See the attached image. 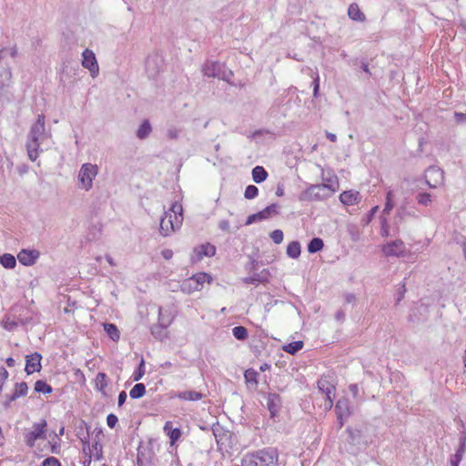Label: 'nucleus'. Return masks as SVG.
<instances>
[{
	"label": "nucleus",
	"instance_id": "bf43d9fd",
	"mask_svg": "<svg viewBox=\"0 0 466 466\" xmlns=\"http://www.w3.org/2000/svg\"><path fill=\"white\" fill-rule=\"evenodd\" d=\"M78 438L82 441L84 444L88 443V438H89V431L88 427H86V431L84 430H80L77 432Z\"/></svg>",
	"mask_w": 466,
	"mask_h": 466
},
{
	"label": "nucleus",
	"instance_id": "bb28decb",
	"mask_svg": "<svg viewBox=\"0 0 466 466\" xmlns=\"http://www.w3.org/2000/svg\"><path fill=\"white\" fill-rule=\"evenodd\" d=\"M318 389L320 392L329 394V393H334L335 392V386L331 384L326 378H320L318 380Z\"/></svg>",
	"mask_w": 466,
	"mask_h": 466
},
{
	"label": "nucleus",
	"instance_id": "393cba45",
	"mask_svg": "<svg viewBox=\"0 0 466 466\" xmlns=\"http://www.w3.org/2000/svg\"><path fill=\"white\" fill-rule=\"evenodd\" d=\"M268 172L261 166H257L252 169V179L255 183H262L268 177Z\"/></svg>",
	"mask_w": 466,
	"mask_h": 466
},
{
	"label": "nucleus",
	"instance_id": "09e8293b",
	"mask_svg": "<svg viewBox=\"0 0 466 466\" xmlns=\"http://www.w3.org/2000/svg\"><path fill=\"white\" fill-rule=\"evenodd\" d=\"M394 207L393 203V193L392 191H389L386 196V203L383 209V213L390 214Z\"/></svg>",
	"mask_w": 466,
	"mask_h": 466
},
{
	"label": "nucleus",
	"instance_id": "58836bf2",
	"mask_svg": "<svg viewBox=\"0 0 466 466\" xmlns=\"http://www.w3.org/2000/svg\"><path fill=\"white\" fill-rule=\"evenodd\" d=\"M190 279H192V281H194V283L198 284V286L200 287V289H201L202 285L205 282H207V281L209 282L210 281L211 277L208 273L199 272V273L195 274Z\"/></svg>",
	"mask_w": 466,
	"mask_h": 466
},
{
	"label": "nucleus",
	"instance_id": "e433bc0d",
	"mask_svg": "<svg viewBox=\"0 0 466 466\" xmlns=\"http://www.w3.org/2000/svg\"><path fill=\"white\" fill-rule=\"evenodd\" d=\"M146 394V386L143 383H137L130 390L129 396L134 399H140Z\"/></svg>",
	"mask_w": 466,
	"mask_h": 466
},
{
	"label": "nucleus",
	"instance_id": "3c124183",
	"mask_svg": "<svg viewBox=\"0 0 466 466\" xmlns=\"http://www.w3.org/2000/svg\"><path fill=\"white\" fill-rule=\"evenodd\" d=\"M17 396L15 394V393H12V394H6L4 396V399L2 400V405L3 407L7 410L10 408L11 406V403L13 401H15V400H17Z\"/></svg>",
	"mask_w": 466,
	"mask_h": 466
},
{
	"label": "nucleus",
	"instance_id": "9b49d317",
	"mask_svg": "<svg viewBox=\"0 0 466 466\" xmlns=\"http://www.w3.org/2000/svg\"><path fill=\"white\" fill-rule=\"evenodd\" d=\"M82 66L88 69L92 77H96L99 72L98 63L95 53L86 48L82 53Z\"/></svg>",
	"mask_w": 466,
	"mask_h": 466
},
{
	"label": "nucleus",
	"instance_id": "a18cd8bd",
	"mask_svg": "<svg viewBox=\"0 0 466 466\" xmlns=\"http://www.w3.org/2000/svg\"><path fill=\"white\" fill-rule=\"evenodd\" d=\"M157 60V56H149L147 59L146 67L148 72H152V74H157L158 72Z\"/></svg>",
	"mask_w": 466,
	"mask_h": 466
},
{
	"label": "nucleus",
	"instance_id": "6e6d98bb",
	"mask_svg": "<svg viewBox=\"0 0 466 466\" xmlns=\"http://www.w3.org/2000/svg\"><path fill=\"white\" fill-rule=\"evenodd\" d=\"M42 466H61L59 461L55 457H48L44 460Z\"/></svg>",
	"mask_w": 466,
	"mask_h": 466
},
{
	"label": "nucleus",
	"instance_id": "e2e57ef3",
	"mask_svg": "<svg viewBox=\"0 0 466 466\" xmlns=\"http://www.w3.org/2000/svg\"><path fill=\"white\" fill-rule=\"evenodd\" d=\"M312 84H313V96L317 97L319 95V78L318 75L316 76V77H314Z\"/></svg>",
	"mask_w": 466,
	"mask_h": 466
},
{
	"label": "nucleus",
	"instance_id": "4d7b16f0",
	"mask_svg": "<svg viewBox=\"0 0 466 466\" xmlns=\"http://www.w3.org/2000/svg\"><path fill=\"white\" fill-rule=\"evenodd\" d=\"M117 422H118V418L115 414L110 413L107 415L106 423L110 429L115 428V426L116 425Z\"/></svg>",
	"mask_w": 466,
	"mask_h": 466
},
{
	"label": "nucleus",
	"instance_id": "4468645a",
	"mask_svg": "<svg viewBox=\"0 0 466 466\" xmlns=\"http://www.w3.org/2000/svg\"><path fill=\"white\" fill-rule=\"evenodd\" d=\"M266 400L270 418H275L282 406L280 396L278 393H268Z\"/></svg>",
	"mask_w": 466,
	"mask_h": 466
},
{
	"label": "nucleus",
	"instance_id": "13d9d810",
	"mask_svg": "<svg viewBox=\"0 0 466 466\" xmlns=\"http://www.w3.org/2000/svg\"><path fill=\"white\" fill-rule=\"evenodd\" d=\"M460 421V425H461V435H460V444L462 445H466V429H465V425H464V422L462 421V420H459Z\"/></svg>",
	"mask_w": 466,
	"mask_h": 466
},
{
	"label": "nucleus",
	"instance_id": "6ab92c4d",
	"mask_svg": "<svg viewBox=\"0 0 466 466\" xmlns=\"http://www.w3.org/2000/svg\"><path fill=\"white\" fill-rule=\"evenodd\" d=\"M164 431L169 437L171 445H174L181 437V430L179 428H173L171 421L165 423Z\"/></svg>",
	"mask_w": 466,
	"mask_h": 466
},
{
	"label": "nucleus",
	"instance_id": "c9c22d12",
	"mask_svg": "<svg viewBox=\"0 0 466 466\" xmlns=\"http://www.w3.org/2000/svg\"><path fill=\"white\" fill-rule=\"evenodd\" d=\"M348 15L352 20L355 21H363L365 18L363 13L360 12L358 5L355 4L350 5Z\"/></svg>",
	"mask_w": 466,
	"mask_h": 466
},
{
	"label": "nucleus",
	"instance_id": "f03ea898",
	"mask_svg": "<svg viewBox=\"0 0 466 466\" xmlns=\"http://www.w3.org/2000/svg\"><path fill=\"white\" fill-rule=\"evenodd\" d=\"M278 459L277 449L268 447L245 455L241 461V466H277Z\"/></svg>",
	"mask_w": 466,
	"mask_h": 466
},
{
	"label": "nucleus",
	"instance_id": "338daca9",
	"mask_svg": "<svg viewBox=\"0 0 466 466\" xmlns=\"http://www.w3.org/2000/svg\"><path fill=\"white\" fill-rule=\"evenodd\" d=\"M344 299H345V302L350 304V303H355L356 302V296L352 293H346L344 295Z\"/></svg>",
	"mask_w": 466,
	"mask_h": 466
},
{
	"label": "nucleus",
	"instance_id": "412c9836",
	"mask_svg": "<svg viewBox=\"0 0 466 466\" xmlns=\"http://www.w3.org/2000/svg\"><path fill=\"white\" fill-rule=\"evenodd\" d=\"M167 213L165 212V217L161 218L159 225V232L164 237L168 236L171 231L175 230L174 223L171 220V215H169V218L167 220Z\"/></svg>",
	"mask_w": 466,
	"mask_h": 466
},
{
	"label": "nucleus",
	"instance_id": "c756f323",
	"mask_svg": "<svg viewBox=\"0 0 466 466\" xmlns=\"http://www.w3.org/2000/svg\"><path fill=\"white\" fill-rule=\"evenodd\" d=\"M177 397L183 400H199L203 398V394L195 390H185L179 392Z\"/></svg>",
	"mask_w": 466,
	"mask_h": 466
},
{
	"label": "nucleus",
	"instance_id": "5701e85b",
	"mask_svg": "<svg viewBox=\"0 0 466 466\" xmlns=\"http://www.w3.org/2000/svg\"><path fill=\"white\" fill-rule=\"evenodd\" d=\"M167 328L159 324H154L150 328L151 335L157 340L163 341L168 337Z\"/></svg>",
	"mask_w": 466,
	"mask_h": 466
},
{
	"label": "nucleus",
	"instance_id": "5fc2aeb1",
	"mask_svg": "<svg viewBox=\"0 0 466 466\" xmlns=\"http://www.w3.org/2000/svg\"><path fill=\"white\" fill-rule=\"evenodd\" d=\"M2 326L5 329L8 331H13L17 328L18 324L16 321L7 319L3 321Z\"/></svg>",
	"mask_w": 466,
	"mask_h": 466
},
{
	"label": "nucleus",
	"instance_id": "2f4dec72",
	"mask_svg": "<svg viewBox=\"0 0 466 466\" xmlns=\"http://www.w3.org/2000/svg\"><path fill=\"white\" fill-rule=\"evenodd\" d=\"M104 329L113 341H117L120 339V332L115 324L105 323Z\"/></svg>",
	"mask_w": 466,
	"mask_h": 466
},
{
	"label": "nucleus",
	"instance_id": "864d4df0",
	"mask_svg": "<svg viewBox=\"0 0 466 466\" xmlns=\"http://www.w3.org/2000/svg\"><path fill=\"white\" fill-rule=\"evenodd\" d=\"M406 291V283L402 282L397 290L396 304H399L404 299Z\"/></svg>",
	"mask_w": 466,
	"mask_h": 466
},
{
	"label": "nucleus",
	"instance_id": "de8ad7c7",
	"mask_svg": "<svg viewBox=\"0 0 466 466\" xmlns=\"http://www.w3.org/2000/svg\"><path fill=\"white\" fill-rule=\"evenodd\" d=\"M258 194V188L254 185H248L244 192V197L247 199H253L255 198Z\"/></svg>",
	"mask_w": 466,
	"mask_h": 466
},
{
	"label": "nucleus",
	"instance_id": "f8f14e48",
	"mask_svg": "<svg viewBox=\"0 0 466 466\" xmlns=\"http://www.w3.org/2000/svg\"><path fill=\"white\" fill-rule=\"evenodd\" d=\"M40 257V252L36 249L23 248L17 254L18 261L24 266H33Z\"/></svg>",
	"mask_w": 466,
	"mask_h": 466
},
{
	"label": "nucleus",
	"instance_id": "0e129e2a",
	"mask_svg": "<svg viewBox=\"0 0 466 466\" xmlns=\"http://www.w3.org/2000/svg\"><path fill=\"white\" fill-rule=\"evenodd\" d=\"M218 228L222 231L228 232L230 229V225H229L228 220L224 219V220L219 221Z\"/></svg>",
	"mask_w": 466,
	"mask_h": 466
},
{
	"label": "nucleus",
	"instance_id": "4c0bfd02",
	"mask_svg": "<svg viewBox=\"0 0 466 466\" xmlns=\"http://www.w3.org/2000/svg\"><path fill=\"white\" fill-rule=\"evenodd\" d=\"M35 391L37 393L49 394L53 391V388L46 381L39 380L35 383Z\"/></svg>",
	"mask_w": 466,
	"mask_h": 466
},
{
	"label": "nucleus",
	"instance_id": "c85d7f7f",
	"mask_svg": "<svg viewBox=\"0 0 466 466\" xmlns=\"http://www.w3.org/2000/svg\"><path fill=\"white\" fill-rule=\"evenodd\" d=\"M0 263L4 268L13 269L16 266V258L12 254L5 253L0 256Z\"/></svg>",
	"mask_w": 466,
	"mask_h": 466
},
{
	"label": "nucleus",
	"instance_id": "9d476101",
	"mask_svg": "<svg viewBox=\"0 0 466 466\" xmlns=\"http://www.w3.org/2000/svg\"><path fill=\"white\" fill-rule=\"evenodd\" d=\"M47 426L46 420H43L39 423H34V431L27 432L25 435V441L27 446L34 447L35 441L46 438V428Z\"/></svg>",
	"mask_w": 466,
	"mask_h": 466
},
{
	"label": "nucleus",
	"instance_id": "a19ab883",
	"mask_svg": "<svg viewBox=\"0 0 466 466\" xmlns=\"http://www.w3.org/2000/svg\"><path fill=\"white\" fill-rule=\"evenodd\" d=\"M416 200L419 205L428 207L432 202V196L430 193L427 192H420L417 194Z\"/></svg>",
	"mask_w": 466,
	"mask_h": 466
},
{
	"label": "nucleus",
	"instance_id": "680f3d73",
	"mask_svg": "<svg viewBox=\"0 0 466 466\" xmlns=\"http://www.w3.org/2000/svg\"><path fill=\"white\" fill-rule=\"evenodd\" d=\"M182 210H183L182 206L177 203H174L170 208V211L174 213L176 219H177V214L181 216Z\"/></svg>",
	"mask_w": 466,
	"mask_h": 466
},
{
	"label": "nucleus",
	"instance_id": "ddd939ff",
	"mask_svg": "<svg viewBox=\"0 0 466 466\" xmlns=\"http://www.w3.org/2000/svg\"><path fill=\"white\" fill-rule=\"evenodd\" d=\"M25 372L30 375L34 372H39L41 370V360L42 355L38 352L27 355L25 357Z\"/></svg>",
	"mask_w": 466,
	"mask_h": 466
},
{
	"label": "nucleus",
	"instance_id": "69168bd1",
	"mask_svg": "<svg viewBox=\"0 0 466 466\" xmlns=\"http://www.w3.org/2000/svg\"><path fill=\"white\" fill-rule=\"evenodd\" d=\"M454 118H455L457 123H462V122L466 121V114L460 113V112H455L454 113Z\"/></svg>",
	"mask_w": 466,
	"mask_h": 466
},
{
	"label": "nucleus",
	"instance_id": "052dcab7",
	"mask_svg": "<svg viewBox=\"0 0 466 466\" xmlns=\"http://www.w3.org/2000/svg\"><path fill=\"white\" fill-rule=\"evenodd\" d=\"M92 448L96 451V460H100L102 457V444L98 441H95L92 444Z\"/></svg>",
	"mask_w": 466,
	"mask_h": 466
},
{
	"label": "nucleus",
	"instance_id": "7c9ffc66",
	"mask_svg": "<svg viewBox=\"0 0 466 466\" xmlns=\"http://www.w3.org/2000/svg\"><path fill=\"white\" fill-rule=\"evenodd\" d=\"M96 388L98 391L106 394L105 389L107 387V376L104 372H98L95 379Z\"/></svg>",
	"mask_w": 466,
	"mask_h": 466
},
{
	"label": "nucleus",
	"instance_id": "cd10ccee",
	"mask_svg": "<svg viewBox=\"0 0 466 466\" xmlns=\"http://www.w3.org/2000/svg\"><path fill=\"white\" fill-rule=\"evenodd\" d=\"M301 253V247L299 241H291L287 247V255L291 258H298Z\"/></svg>",
	"mask_w": 466,
	"mask_h": 466
},
{
	"label": "nucleus",
	"instance_id": "f257e3e1",
	"mask_svg": "<svg viewBox=\"0 0 466 466\" xmlns=\"http://www.w3.org/2000/svg\"><path fill=\"white\" fill-rule=\"evenodd\" d=\"M49 137H51V134L46 130L45 116L40 114L27 134L25 147L31 161L36 160L39 152L43 151L40 149L41 144Z\"/></svg>",
	"mask_w": 466,
	"mask_h": 466
},
{
	"label": "nucleus",
	"instance_id": "8fccbe9b",
	"mask_svg": "<svg viewBox=\"0 0 466 466\" xmlns=\"http://www.w3.org/2000/svg\"><path fill=\"white\" fill-rule=\"evenodd\" d=\"M181 131H182L181 128H177L176 127H170L167 130V137L168 139L177 140L179 137Z\"/></svg>",
	"mask_w": 466,
	"mask_h": 466
},
{
	"label": "nucleus",
	"instance_id": "ea45409f",
	"mask_svg": "<svg viewBox=\"0 0 466 466\" xmlns=\"http://www.w3.org/2000/svg\"><path fill=\"white\" fill-rule=\"evenodd\" d=\"M232 334L238 340H245L248 336L247 328H245L243 326L234 327L232 329Z\"/></svg>",
	"mask_w": 466,
	"mask_h": 466
},
{
	"label": "nucleus",
	"instance_id": "b1692460",
	"mask_svg": "<svg viewBox=\"0 0 466 466\" xmlns=\"http://www.w3.org/2000/svg\"><path fill=\"white\" fill-rule=\"evenodd\" d=\"M173 320L174 317L167 310H164L162 307H159L157 324L168 328L172 324Z\"/></svg>",
	"mask_w": 466,
	"mask_h": 466
},
{
	"label": "nucleus",
	"instance_id": "774afa93",
	"mask_svg": "<svg viewBox=\"0 0 466 466\" xmlns=\"http://www.w3.org/2000/svg\"><path fill=\"white\" fill-rule=\"evenodd\" d=\"M458 243L460 244V246H461V248L462 249V252H463V255H464V258H465V260H466V237L461 236V238L458 241Z\"/></svg>",
	"mask_w": 466,
	"mask_h": 466
},
{
	"label": "nucleus",
	"instance_id": "39448f33",
	"mask_svg": "<svg viewBox=\"0 0 466 466\" xmlns=\"http://www.w3.org/2000/svg\"><path fill=\"white\" fill-rule=\"evenodd\" d=\"M202 73L208 77H217L227 82L233 76V72L218 61H207L202 66Z\"/></svg>",
	"mask_w": 466,
	"mask_h": 466
},
{
	"label": "nucleus",
	"instance_id": "37998d69",
	"mask_svg": "<svg viewBox=\"0 0 466 466\" xmlns=\"http://www.w3.org/2000/svg\"><path fill=\"white\" fill-rule=\"evenodd\" d=\"M258 372L253 369H248L244 373V378H245V380L247 383L258 385Z\"/></svg>",
	"mask_w": 466,
	"mask_h": 466
},
{
	"label": "nucleus",
	"instance_id": "1a4fd4ad",
	"mask_svg": "<svg viewBox=\"0 0 466 466\" xmlns=\"http://www.w3.org/2000/svg\"><path fill=\"white\" fill-rule=\"evenodd\" d=\"M381 251L385 257H404L406 247L402 240L396 239L382 246Z\"/></svg>",
	"mask_w": 466,
	"mask_h": 466
},
{
	"label": "nucleus",
	"instance_id": "473e14b6",
	"mask_svg": "<svg viewBox=\"0 0 466 466\" xmlns=\"http://www.w3.org/2000/svg\"><path fill=\"white\" fill-rule=\"evenodd\" d=\"M465 451H466V445L460 444L456 452L451 456L450 462H451V466H459L460 462L461 461V460L463 458Z\"/></svg>",
	"mask_w": 466,
	"mask_h": 466
},
{
	"label": "nucleus",
	"instance_id": "f3484780",
	"mask_svg": "<svg viewBox=\"0 0 466 466\" xmlns=\"http://www.w3.org/2000/svg\"><path fill=\"white\" fill-rule=\"evenodd\" d=\"M361 199L360 192L354 190L343 191L339 195V200L347 206L358 204Z\"/></svg>",
	"mask_w": 466,
	"mask_h": 466
},
{
	"label": "nucleus",
	"instance_id": "a211bd4d",
	"mask_svg": "<svg viewBox=\"0 0 466 466\" xmlns=\"http://www.w3.org/2000/svg\"><path fill=\"white\" fill-rule=\"evenodd\" d=\"M12 71L10 68L0 70V95L6 91L11 85Z\"/></svg>",
	"mask_w": 466,
	"mask_h": 466
},
{
	"label": "nucleus",
	"instance_id": "2eb2a0df",
	"mask_svg": "<svg viewBox=\"0 0 466 466\" xmlns=\"http://www.w3.org/2000/svg\"><path fill=\"white\" fill-rule=\"evenodd\" d=\"M269 279V271L266 268L258 273H254L252 276L244 278L242 280L245 284L258 285L260 283H267Z\"/></svg>",
	"mask_w": 466,
	"mask_h": 466
},
{
	"label": "nucleus",
	"instance_id": "6e6552de",
	"mask_svg": "<svg viewBox=\"0 0 466 466\" xmlns=\"http://www.w3.org/2000/svg\"><path fill=\"white\" fill-rule=\"evenodd\" d=\"M279 207L275 203L270 204L269 206L266 207L264 209L258 211V213L249 215L247 218L245 225L248 226L255 222L266 220L279 215Z\"/></svg>",
	"mask_w": 466,
	"mask_h": 466
},
{
	"label": "nucleus",
	"instance_id": "603ef678",
	"mask_svg": "<svg viewBox=\"0 0 466 466\" xmlns=\"http://www.w3.org/2000/svg\"><path fill=\"white\" fill-rule=\"evenodd\" d=\"M270 238L275 244H280L283 241V232L280 229H275L270 233Z\"/></svg>",
	"mask_w": 466,
	"mask_h": 466
},
{
	"label": "nucleus",
	"instance_id": "79ce46f5",
	"mask_svg": "<svg viewBox=\"0 0 466 466\" xmlns=\"http://www.w3.org/2000/svg\"><path fill=\"white\" fill-rule=\"evenodd\" d=\"M181 289L184 292L187 293H192L196 290H200V287L194 283L190 278L183 281Z\"/></svg>",
	"mask_w": 466,
	"mask_h": 466
},
{
	"label": "nucleus",
	"instance_id": "aec40b11",
	"mask_svg": "<svg viewBox=\"0 0 466 466\" xmlns=\"http://www.w3.org/2000/svg\"><path fill=\"white\" fill-rule=\"evenodd\" d=\"M195 252L198 254V259L201 260L203 257H213L216 254V248L209 243L202 244L195 248Z\"/></svg>",
	"mask_w": 466,
	"mask_h": 466
},
{
	"label": "nucleus",
	"instance_id": "f704fd0d",
	"mask_svg": "<svg viewBox=\"0 0 466 466\" xmlns=\"http://www.w3.org/2000/svg\"><path fill=\"white\" fill-rule=\"evenodd\" d=\"M303 346H304V342L302 340H297V341L290 342V343H289L287 345H284L282 347V349H283V350L285 352H287L289 354H291V355H294L298 351L302 350Z\"/></svg>",
	"mask_w": 466,
	"mask_h": 466
},
{
	"label": "nucleus",
	"instance_id": "a878e982",
	"mask_svg": "<svg viewBox=\"0 0 466 466\" xmlns=\"http://www.w3.org/2000/svg\"><path fill=\"white\" fill-rule=\"evenodd\" d=\"M152 132V127L147 119L144 120L137 130V137L139 139H146Z\"/></svg>",
	"mask_w": 466,
	"mask_h": 466
},
{
	"label": "nucleus",
	"instance_id": "dca6fc26",
	"mask_svg": "<svg viewBox=\"0 0 466 466\" xmlns=\"http://www.w3.org/2000/svg\"><path fill=\"white\" fill-rule=\"evenodd\" d=\"M335 413L337 419H341V417H350L351 414L350 400L346 398L339 399L335 405Z\"/></svg>",
	"mask_w": 466,
	"mask_h": 466
},
{
	"label": "nucleus",
	"instance_id": "423d86ee",
	"mask_svg": "<svg viewBox=\"0 0 466 466\" xmlns=\"http://www.w3.org/2000/svg\"><path fill=\"white\" fill-rule=\"evenodd\" d=\"M98 167L96 165L86 163L82 165L79 173L78 180L81 183V187L89 190L93 186V179L96 177Z\"/></svg>",
	"mask_w": 466,
	"mask_h": 466
},
{
	"label": "nucleus",
	"instance_id": "c03bdc74",
	"mask_svg": "<svg viewBox=\"0 0 466 466\" xmlns=\"http://www.w3.org/2000/svg\"><path fill=\"white\" fill-rule=\"evenodd\" d=\"M27 392H28V386H27L26 382L22 381V382L15 383V390H14L13 393H15L17 396V398L25 396L27 394Z\"/></svg>",
	"mask_w": 466,
	"mask_h": 466
},
{
	"label": "nucleus",
	"instance_id": "4be33fe9",
	"mask_svg": "<svg viewBox=\"0 0 466 466\" xmlns=\"http://www.w3.org/2000/svg\"><path fill=\"white\" fill-rule=\"evenodd\" d=\"M153 453L150 451H143L140 449L137 451V466H153Z\"/></svg>",
	"mask_w": 466,
	"mask_h": 466
},
{
	"label": "nucleus",
	"instance_id": "20e7f679",
	"mask_svg": "<svg viewBox=\"0 0 466 466\" xmlns=\"http://www.w3.org/2000/svg\"><path fill=\"white\" fill-rule=\"evenodd\" d=\"M334 191L327 184L311 185L299 194V200L302 202L324 200L329 198Z\"/></svg>",
	"mask_w": 466,
	"mask_h": 466
},
{
	"label": "nucleus",
	"instance_id": "49530a36",
	"mask_svg": "<svg viewBox=\"0 0 466 466\" xmlns=\"http://www.w3.org/2000/svg\"><path fill=\"white\" fill-rule=\"evenodd\" d=\"M145 360L144 358H141L140 362L138 364V367L135 370V372L132 375L133 380L138 381L142 379V377L145 375Z\"/></svg>",
	"mask_w": 466,
	"mask_h": 466
},
{
	"label": "nucleus",
	"instance_id": "72a5a7b5",
	"mask_svg": "<svg viewBox=\"0 0 466 466\" xmlns=\"http://www.w3.org/2000/svg\"><path fill=\"white\" fill-rule=\"evenodd\" d=\"M324 247V242L320 238H313L308 244V252L310 254L320 251Z\"/></svg>",
	"mask_w": 466,
	"mask_h": 466
},
{
	"label": "nucleus",
	"instance_id": "0eeeda50",
	"mask_svg": "<svg viewBox=\"0 0 466 466\" xmlns=\"http://www.w3.org/2000/svg\"><path fill=\"white\" fill-rule=\"evenodd\" d=\"M424 180L431 188H436L443 184L444 172L436 166H431L425 170Z\"/></svg>",
	"mask_w": 466,
	"mask_h": 466
},
{
	"label": "nucleus",
	"instance_id": "7ed1b4c3",
	"mask_svg": "<svg viewBox=\"0 0 466 466\" xmlns=\"http://www.w3.org/2000/svg\"><path fill=\"white\" fill-rule=\"evenodd\" d=\"M346 431L348 436L343 448L348 453L357 455L367 448L368 441L360 430L348 428Z\"/></svg>",
	"mask_w": 466,
	"mask_h": 466
}]
</instances>
